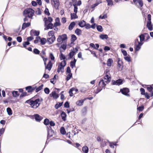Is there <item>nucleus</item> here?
<instances>
[{"instance_id":"obj_48","label":"nucleus","mask_w":153,"mask_h":153,"mask_svg":"<svg viewBox=\"0 0 153 153\" xmlns=\"http://www.w3.org/2000/svg\"><path fill=\"white\" fill-rule=\"evenodd\" d=\"M40 39V37H37L36 38V39L34 40V43L35 44L38 43Z\"/></svg>"},{"instance_id":"obj_25","label":"nucleus","mask_w":153,"mask_h":153,"mask_svg":"<svg viewBox=\"0 0 153 153\" xmlns=\"http://www.w3.org/2000/svg\"><path fill=\"white\" fill-rule=\"evenodd\" d=\"M99 37L100 39H107L108 38V36L106 34H102L100 35Z\"/></svg>"},{"instance_id":"obj_22","label":"nucleus","mask_w":153,"mask_h":153,"mask_svg":"<svg viewBox=\"0 0 153 153\" xmlns=\"http://www.w3.org/2000/svg\"><path fill=\"white\" fill-rule=\"evenodd\" d=\"M75 25H76V24L74 22H71L69 26L68 29L70 30H72L73 29Z\"/></svg>"},{"instance_id":"obj_28","label":"nucleus","mask_w":153,"mask_h":153,"mask_svg":"<svg viewBox=\"0 0 153 153\" xmlns=\"http://www.w3.org/2000/svg\"><path fill=\"white\" fill-rule=\"evenodd\" d=\"M107 65L108 66H111L113 63V61L111 59L109 58L107 61Z\"/></svg>"},{"instance_id":"obj_4","label":"nucleus","mask_w":153,"mask_h":153,"mask_svg":"<svg viewBox=\"0 0 153 153\" xmlns=\"http://www.w3.org/2000/svg\"><path fill=\"white\" fill-rule=\"evenodd\" d=\"M67 38L68 37L66 34H64L62 35L59 36L57 40L58 42H60L62 41L64 42L66 40H67Z\"/></svg>"},{"instance_id":"obj_26","label":"nucleus","mask_w":153,"mask_h":153,"mask_svg":"<svg viewBox=\"0 0 153 153\" xmlns=\"http://www.w3.org/2000/svg\"><path fill=\"white\" fill-rule=\"evenodd\" d=\"M82 151L84 153H88V148L87 146H84L82 148Z\"/></svg>"},{"instance_id":"obj_50","label":"nucleus","mask_w":153,"mask_h":153,"mask_svg":"<svg viewBox=\"0 0 153 153\" xmlns=\"http://www.w3.org/2000/svg\"><path fill=\"white\" fill-rule=\"evenodd\" d=\"M30 44V43L28 41H27V42H24L23 43V47L25 48H26V45H29Z\"/></svg>"},{"instance_id":"obj_7","label":"nucleus","mask_w":153,"mask_h":153,"mask_svg":"<svg viewBox=\"0 0 153 153\" xmlns=\"http://www.w3.org/2000/svg\"><path fill=\"white\" fill-rule=\"evenodd\" d=\"M52 5L56 9H58L59 5V0H51Z\"/></svg>"},{"instance_id":"obj_3","label":"nucleus","mask_w":153,"mask_h":153,"mask_svg":"<svg viewBox=\"0 0 153 153\" xmlns=\"http://www.w3.org/2000/svg\"><path fill=\"white\" fill-rule=\"evenodd\" d=\"M34 11L32 8H29L26 9L23 12L24 15H27L29 18H32L34 13Z\"/></svg>"},{"instance_id":"obj_57","label":"nucleus","mask_w":153,"mask_h":153,"mask_svg":"<svg viewBox=\"0 0 153 153\" xmlns=\"http://www.w3.org/2000/svg\"><path fill=\"white\" fill-rule=\"evenodd\" d=\"M33 52L34 53L37 54H39L40 53L39 51L36 48H35L33 50Z\"/></svg>"},{"instance_id":"obj_18","label":"nucleus","mask_w":153,"mask_h":153,"mask_svg":"<svg viewBox=\"0 0 153 153\" xmlns=\"http://www.w3.org/2000/svg\"><path fill=\"white\" fill-rule=\"evenodd\" d=\"M86 100L85 98L83 100H81L78 101L76 102V104L79 106H82L83 105L84 101Z\"/></svg>"},{"instance_id":"obj_11","label":"nucleus","mask_w":153,"mask_h":153,"mask_svg":"<svg viewBox=\"0 0 153 153\" xmlns=\"http://www.w3.org/2000/svg\"><path fill=\"white\" fill-rule=\"evenodd\" d=\"M55 39V36H51V37L47 39V42L49 44H52L53 43Z\"/></svg>"},{"instance_id":"obj_51","label":"nucleus","mask_w":153,"mask_h":153,"mask_svg":"<svg viewBox=\"0 0 153 153\" xmlns=\"http://www.w3.org/2000/svg\"><path fill=\"white\" fill-rule=\"evenodd\" d=\"M125 59L128 62H130L131 61L130 57L129 56H126L124 57Z\"/></svg>"},{"instance_id":"obj_49","label":"nucleus","mask_w":153,"mask_h":153,"mask_svg":"<svg viewBox=\"0 0 153 153\" xmlns=\"http://www.w3.org/2000/svg\"><path fill=\"white\" fill-rule=\"evenodd\" d=\"M35 13L36 14L38 15H41V11L39 8H38L37 10L36 11Z\"/></svg>"},{"instance_id":"obj_27","label":"nucleus","mask_w":153,"mask_h":153,"mask_svg":"<svg viewBox=\"0 0 153 153\" xmlns=\"http://www.w3.org/2000/svg\"><path fill=\"white\" fill-rule=\"evenodd\" d=\"M61 116L62 118V119L65 121L66 120V113L64 111H62L61 114Z\"/></svg>"},{"instance_id":"obj_1","label":"nucleus","mask_w":153,"mask_h":153,"mask_svg":"<svg viewBox=\"0 0 153 153\" xmlns=\"http://www.w3.org/2000/svg\"><path fill=\"white\" fill-rule=\"evenodd\" d=\"M42 101L43 99L42 98L37 99L34 100L30 99L27 100L25 103L29 104L32 108H36L39 106L41 102Z\"/></svg>"},{"instance_id":"obj_10","label":"nucleus","mask_w":153,"mask_h":153,"mask_svg":"<svg viewBox=\"0 0 153 153\" xmlns=\"http://www.w3.org/2000/svg\"><path fill=\"white\" fill-rule=\"evenodd\" d=\"M36 89V87H32L31 86H29L25 88L26 90L28 93L32 92Z\"/></svg>"},{"instance_id":"obj_37","label":"nucleus","mask_w":153,"mask_h":153,"mask_svg":"<svg viewBox=\"0 0 153 153\" xmlns=\"http://www.w3.org/2000/svg\"><path fill=\"white\" fill-rule=\"evenodd\" d=\"M13 95L14 97H16L19 96V94L18 91H14L12 92Z\"/></svg>"},{"instance_id":"obj_5","label":"nucleus","mask_w":153,"mask_h":153,"mask_svg":"<svg viewBox=\"0 0 153 153\" xmlns=\"http://www.w3.org/2000/svg\"><path fill=\"white\" fill-rule=\"evenodd\" d=\"M48 136L47 140L49 139V137H52L54 134L53 130L51 128L50 126H47Z\"/></svg>"},{"instance_id":"obj_8","label":"nucleus","mask_w":153,"mask_h":153,"mask_svg":"<svg viewBox=\"0 0 153 153\" xmlns=\"http://www.w3.org/2000/svg\"><path fill=\"white\" fill-rule=\"evenodd\" d=\"M123 80L121 79H119L116 81L112 80V83L113 85H119L122 84Z\"/></svg>"},{"instance_id":"obj_40","label":"nucleus","mask_w":153,"mask_h":153,"mask_svg":"<svg viewBox=\"0 0 153 153\" xmlns=\"http://www.w3.org/2000/svg\"><path fill=\"white\" fill-rule=\"evenodd\" d=\"M75 54V52L71 51L68 54V56L70 57V59Z\"/></svg>"},{"instance_id":"obj_16","label":"nucleus","mask_w":153,"mask_h":153,"mask_svg":"<svg viewBox=\"0 0 153 153\" xmlns=\"http://www.w3.org/2000/svg\"><path fill=\"white\" fill-rule=\"evenodd\" d=\"M30 25V22L24 23L22 25V30H24L25 28L27 27H29Z\"/></svg>"},{"instance_id":"obj_19","label":"nucleus","mask_w":153,"mask_h":153,"mask_svg":"<svg viewBox=\"0 0 153 153\" xmlns=\"http://www.w3.org/2000/svg\"><path fill=\"white\" fill-rule=\"evenodd\" d=\"M143 43L141 42L135 44V50L136 51H138L141 48V46L143 45Z\"/></svg>"},{"instance_id":"obj_23","label":"nucleus","mask_w":153,"mask_h":153,"mask_svg":"<svg viewBox=\"0 0 153 153\" xmlns=\"http://www.w3.org/2000/svg\"><path fill=\"white\" fill-rule=\"evenodd\" d=\"M64 67L62 66L59 65L58 67V69L57 70V72L58 73H59L60 71L62 73H63V70L64 69Z\"/></svg>"},{"instance_id":"obj_33","label":"nucleus","mask_w":153,"mask_h":153,"mask_svg":"<svg viewBox=\"0 0 153 153\" xmlns=\"http://www.w3.org/2000/svg\"><path fill=\"white\" fill-rule=\"evenodd\" d=\"M40 40L41 42V44L42 45H44L45 44L46 42V40L45 38H42V39L40 38Z\"/></svg>"},{"instance_id":"obj_41","label":"nucleus","mask_w":153,"mask_h":153,"mask_svg":"<svg viewBox=\"0 0 153 153\" xmlns=\"http://www.w3.org/2000/svg\"><path fill=\"white\" fill-rule=\"evenodd\" d=\"M61 133L62 134H65L66 133V131L64 127H62L60 128Z\"/></svg>"},{"instance_id":"obj_47","label":"nucleus","mask_w":153,"mask_h":153,"mask_svg":"<svg viewBox=\"0 0 153 153\" xmlns=\"http://www.w3.org/2000/svg\"><path fill=\"white\" fill-rule=\"evenodd\" d=\"M60 60H64L65 59V56L62 53H61L60 55Z\"/></svg>"},{"instance_id":"obj_32","label":"nucleus","mask_w":153,"mask_h":153,"mask_svg":"<svg viewBox=\"0 0 153 153\" xmlns=\"http://www.w3.org/2000/svg\"><path fill=\"white\" fill-rule=\"evenodd\" d=\"M56 21H58V22H56L53 25V27H56L57 26H59L60 25V24L59 22V18H57L56 19Z\"/></svg>"},{"instance_id":"obj_29","label":"nucleus","mask_w":153,"mask_h":153,"mask_svg":"<svg viewBox=\"0 0 153 153\" xmlns=\"http://www.w3.org/2000/svg\"><path fill=\"white\" fill-rule=\"evenodd\" d=\"M75 33L78 36H79L81 34L82 31L79 29L77 28L75 31Z\"/></svg>"},{"instance_id":"obj_46","label":"nucleus","mask_w":153,"mask_h":153,"mask_svg":"<svg viewBox=\"0 0 153 153\" xmlns=\"http://www.w3.org/2000/svg\"><path fill=\"white\" fill-rule=\"evenodd\" d=\"M45 93L47 94H48L50 92V90L49 88H45L44 90Z\"/></svg>"},{"instance_id":"obj_14","label":"nucleus","mask_w":153,"mask_h":153,"mask_svg":"<svg viewBox=\"0 0 153 153\" xmlns=\"http://www.w3.org/2000/svg\"><path fill=\"white\" fill-rule=\"evenodd\" d=\"M52 64L51 61H50L46 66H45V68L46 69H48L49 71H50L52 67Z\"/></svg>"},{"instance_id":"obj_36","label":"nucleus","mask_w":153,"mask_h":153,"mask_svg":"<svg viewBox=\"0 0 153 153\" xmlns=\"http://www.w3.org/2000/svg\"><path fill=\"white\" fill-rule=\"evenodd\" d=\"M100 86V88H98L96 91H94V93L95 94H97L103 88H102V85H101Z\"/></svg>"},{"instance_id":"obj_12","label":"nucleus","mask_w":153,"mask_h":153,"mask_svg":"<svg viewBox=\"0 0 153 153\" xmlns=\"http://www.w3.org/2000/svg\"><path fill=\"white\" fill-rule=\"evenodd\" d=\"M34 117L36 121L38 122H40L43 118L41 116L37 114H35Z\"/></svg>"},{"instance_id":"obj_13","label":"nucleus","mask_w":153,"mask_h":153,"mask_svg":"<svg viewBox=\"0 0 153 153\" xmlns=\"http://www.w3.org/2000/svg\"><path fill=\"white\" fill-rule=\"evenodd\" d=\"M49 95L51 97H52L53 98L56 99L59 97V95L58 94L56 93L55 91H53L51 94H50Z\"/></svg>"},{"instance_id":"obj_17","label":"nucleus","mask_w":153,"mask_h":153,"mask_svg":"<svg viewBox=\"0 0 153 153\" xmlns=\"http://www.w3.org/2000/svg\"><path fill=\"white\" fill-rule=\"evenodd\" d=\"M30 34L31 35H34L35 36H38L39 34V32L36 30H32L30 32Z\"/></svg>"},{"instance_id":"obj_35","label":"nucleus","mask_w":153,"mask_h":153,"mask_svg":"<svg viewBox=\"0 0 153 153\" xmlns=\"http://www.w3.org/2000/svg\"><path fill=\"white\" fill-rule=\"evenodd\" d=\"M7 111L8 115L10 116L12 114V111L10 108L8 107L7 108Z\"/></svg>"},{"instance_id":"obj_62","label":"nucleus","mask_w":153,"mask_h":153,"mask_svg":"<svg viewBox=\"0 0 153 153\" xmlns=\"http://www.w3.org/2000/svg\"><path fill=\"white\" fill-rule=\"evenodd\" d=\"M64 106L66 108H68L69 107V103L67 101L65 103Z\"/></svg>"},{"instance_id":"obj_43","label":"nucleus","mask_w":153,"mask_h":153,"mask_svg":"<svg viewBox=\"0 0 153 153\" xmlns=\"http://www.w3.org/2000/svg\"><path fill=\"white\" fill-rule=\"evenodd\" d=\"M72 73L69 74L66 76V80L67 81L69 80L72 77Z\"/></svg>"},{"instance_id":"obj_2","label":"nucleus","mask_w":153,"mask_h":153,"mask_svg":"<svg viewBox=\"0 0 153 153\" xmlns=\"http://www.w3.org/2000/svg\"><path fill=\"white\" fill-rule=\"evenodd\" d=\"M111 79V77L107 74L104 78V79H102L100 80L99 83V85H102V88H105L106 85V84L105 83V82L108 83L110 81Z\"/></svg>"},{"instance_id":"obj_60","label":"nucleus","mask_w":153,"mask_h":153,"mask_svg":"<svg viewBox=\"0 0 153 153\" xmlns=\"http://www.w3.org/2000/svg\"><path fill=\"white\" fill-rule=\"evenodd\" d=\"M106 145V142L105 141H103L102 140V142L101 143V145L102 147H104Z\"/></svg>"},{"instance_id":"obj_52","label":"nucleus","mask_w":153,"mask_h":153,"mask_svg":"<svg viewBox=\"0 0 153 153\" xmlns=\"http://www.w3.org/2000/svg\"><path fill=\"white\" fill-rule=\"evenodd\" d=\"M54 31L53 30H51L49 31L48 33V35L49 36H54Z\"/></svg>"},{"instance_id":"obj_42","label":"nucleus","mask_w":153,"mask_h":153,"mask_svg":"<svg viewBox=\"0 0 153 153\" xmlns=\"http://www.w3.org/2000/svg\"><path fill=\"white\" fill-rule=\"evenodd\" d=\"M77 39L76 36L74 35H71V40L72 42H74Z\"/></svg>"},{"instance_id":"obj_55","label":"nucleus","mask_w":153,"mask_h":153,"mask_svg":"<svg viewBox=\"0 0 153 153\" xmlns=\"http://www.w3.org/2000/svg\"><path fill=\"white\" fill-rule=\"evenodd\" d=\"M49 57L51 60H54V57L52 53H50Z\"/></svg>"},{"instance_id":"obj_24","label":"nucleus","mask_w":153,"mask_h":153,"mask_svg":"<svg viewBox=\"0 0 153 153\" xmlns=\"http://www.w3.org/2000/svg\"><path fill=\"white\" fill-rule=\"evenodd\" d=\"M85 22L84 20H82L80 21L78 24L79 26L82 27L85 26Z\"/></svg>"},{"instance_id":"obj_6","label":"nucleus","mask_w":153,"mask_h":153,"mask_svg":"<svg viewBox=\"0 0 153 153\" xmlns=\"http://www.w3.org/2000/svg\"><path fill=\"white\" fill-rule=\"evenodd\" d=\"M120 91L123 94L127 96H129V94H128L129 92V90L128 88H123V89H120Z\"/></svg>"},{"instance_id":"obj_56","label":"nucleus","mask_w":153,"mask_h":153,"mask_svg":"<svg viewBox=\"0 0 153 153\" xmlns=\"http://www.w3.org/2000/svg\"><path fill=\"white\" fill-rule=\"evenodd\" d=\"M110 146L112 148H114V146H116L117 145V144L116 143H112L111 142L110 143Z\"/></svg>"},{"instance_id":"obj_39","label":"nucleus","mask_w":153,"mask_h":153,"mask_svg":"<svg viewBox=\"0 0 153 153\" xmlns=\"http://www.w3.org/2000/svg\"><path fill=\"white\" fill-rule=\"evenodd\" d=\"M107 2L108 6H112L113 5V1L112 0H106Z\"/></svg>"},{"instance_id":"obj_38","label":"nucleus","mask_w":153,"mask_h":153,"mask_svg":"<svg viewBox=\"0 0 153 153\" xmlns=\"http://www.w3.org/2000/svg\"><path fill=\"white\" fill-rule=\"evenodd\" d=\"M97 29L98 31L100 32H102L103 30L102 26L100 25L97 26Z\"/></svg>"},{"instance_id":"obj_9","label":"nucleus","mask_w":153,"mask_h":153,"mask_svg":"<svg viewBox=\"0 0 153 153\" xmlns=\"http://www.w3.org/2000/svg\"><path fill=\"white\" fill-rule=\"evenodd\" d=\"M122 63L123 62L122 60H120V58H118L117 67L118 70L119 71L121 70L122 68Z\"/></svg>"},{"instance_id":"obj_59","label":"nucleus","mask_w":153,"mask_h":153,"mask_svg":"<svg viewBox=\"0 0 153 153\" xmlns=\"http://www.w3.org/2000/svg\"><path fill=\"white\" fill-rule=\"evenodd\" d=\"M144 107L143 106H139L138 107H137V109L139 111H142Z\"/></svg>"},{"instance_id":"obj_54","label":"nucleus","mask_w":153,"mask_h":153,"mask_svg":"<svg viewBox=\"0 0 153 153\" xmlns=\"http://www.w3.org/2000/svg\"><path fill=\"white\" fill-rule=\"evenodd\" d=\"M44 12L45 14L48 16H49L50 15V13L49 12L48 9L47 8L45 9Z\"/></svg>"},{"instance_id":"obj_34","label":"nucleus","mask_w":153,"mask_h":153,"mask_svg":"<svg viewBox=\"0 0 153 153\" xmlns=\"http://www.w3.org/2000/svg\"><path fill=\"white\" fill-rule=\"evenodd\" d=\"M43 86H44V85L43 84H42L41 85L39 86V87H38L37 88H36V89H36V90H35L36 92H39V91L41 90L43 88Z\"/></svg>"},{"instance_id":"obj_53","label":"nucleus","mask_w":153,"mask_h":153,"mask_svg":"<svg viewBox=\"0 0 153 153\" xmlns=\"http://www.w3.org/2000/svg\"><path fill=\"white\" fill-rule=\"evenodd\" d=\"M66 61L65 60H63L62 61L61 63H60V65L62 66L65 67V66L66 65Z\"/></svg>"},{"instance_id":"obj_61","label":"nucleus","mask_w":153,"mask_h":153,"mask_svg":"<svg viewBox=\"0 0 153 153\" xmlns=\"http://www.w3.org/2000/svg\"><path fill=\"white\" fill-rule=\"evenodd\" d=\"M121 52H122L123 54V55L124 56H126L127 55V53L126 51L125 50H124L123 49H121Z\"/></svg>"},{"instance_id":"obj_30","label":"nucleus","mask_w":153,"mask_h":153,"mask_svg":"<svg viewBox=\"0 0 153 153\" xmlns=\"http://www.w3.org/2000/svg\"><path fill=\"white\" fill-rule=\"evenodd\" d=\"M145 35L144 33L143 34H141L140 35L139 37L140 38V41L142 42L144 41L145 39Z\"/></svg>"},{"instance_id":"obj_44","label":"nucleus","mask_w":153,"mask_h":153,"mask_svg":"<svg viewBox=\"0 0 153 153\" xmlns=\"http://www.w3.org/2000/svg\"><path fill=\"white\" fill-rule=\"evenodd\" d=\"M62 103H57L55 105V107L56 109H58L59 108L60 106H61L62 105Z\"/></svg>"},{"instance_id":"obj_21","label":"nucleus","mask_w":153,"mask_h":153,"mask_svg":"<svg viewBox=\"0 0 153 153\" xmlns=\"http://www.w3.org/2000/svg\"><path fill=\"white\" fill-rule=\"evenodd\" d=\"M45 26H46V27H45L44 29L45 30H47L49 29H51L53 26V24L51 22L49 23L47 25H46Z\"/></svg>"},{"instance_id":"obj_31","label":"nucleus","mask_w":153,"mask_h":153,"mask_svg":"<svg viewBox=\"0 0 153 153\" xmlns=\"http://www.w3.org/2000/svg\"><path fill=\"white\" fill-rule=\"evenodd\" d=\"M71 19H75L78 18V16L76 14V13H71Z\"/></svg>"},{"instance_id":"obj_64","label":"nucleus","mask_w":153,"mask_h":153,"mask_svg":"<svg viewBox=\"0 0 153 153\" xmlns=\"http://www.w3.org/2000/svg\"><path fill=\"white\" fill-rule=\"evenodd\" d=\"M140 91L141 92V94L142 95H144L145 93V90L143 88H141L140 89Z\"/></svg>"},{"instance_id":"obj_45","label":"nucleus","mask_w":153,"mask_h":153,"mask_svg":"<svg viewBox=\"0 0 153 153\" xmlns=\"http://www.w3.org/2000/svg\"><path fill=\"white\" fill-rule=\"evenodd\" d=\"M49 120L46 118L44 120V123L45 125H47L49 124Z\"/></svg>"},{"instance_id":"obj_15","label":"nucleus","mask_w":153,"mask_h":153,"mask_svg":"<svg viewBox=\"0 0 153 153\" xmlns=\"http://www.w3.org/2000/svg\"><path fill=\"white\" fill-rule=\"evenodd\" d=\"M147 27L149 30L152 31V25L151 21H147Z\"/></svg>"},{"instance_id":"obj_63","label":"nucleus","mask_w":153,"mask_h":153,"mask_svg":"<svg viewBox=\"0 0 153 153\" xmlns=\"http://www.w3.org/2000/svg\"><path fill=\"white\" fill-rule=\"evenodd\" d=\"M75 63L71 61L70 62V66L72 68H73L75 66Z\"/></svg>"},{"instance_id":"obj_58","label":"nucleus","mask_w":153,"mask_h":153,"mask_svg":"<svg viewBox=\"0 0 153 153\" xmlns=\"http://www.w3.org/2000/svg\"><path fill=\"white\" fill-rule=\"evenodd\" d=\"M137 3L139 4L141 7L143 5V3L142 0H138Z\"/></svg>"},{"instance_id":"obj_20","label":"nucleus","mask_w":153,"mask_h":153,"mask_svg":"<svg viewBox=\"0 0 153 153\" xmlns=\"http://www.w3.org/2000/svg\"><path fill=\"white\" fill-rule=\"evenodd\" d=\"M45 25H46L47 23H48V22H51L53 21V19L51 17H49L47 19L46 18H44Z\"/></svg>"}]
</instances>
